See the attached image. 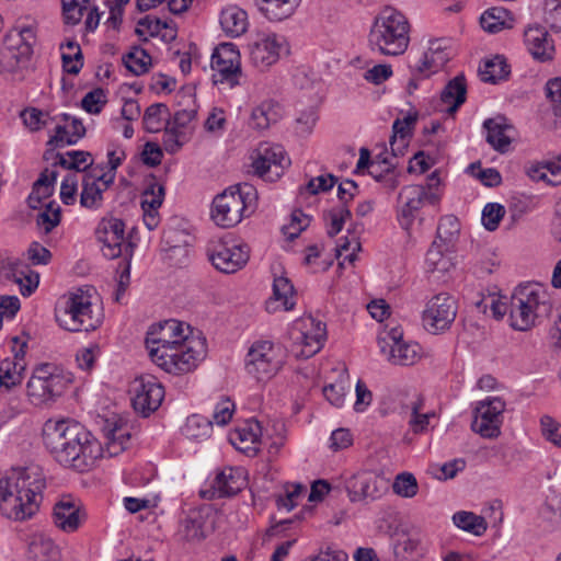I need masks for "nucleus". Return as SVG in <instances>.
Instances as JSON below:
<instances>
[{
    "label": "nucleus",
    "instance_id": "f257e3e1",
    "mask_svg": "<svg viewBox=\"0 0 561 561\" xmlns=\"http://www.w3.org/2000/svg\"><path fill=\"white\" fill-rule=\"evenodd\" d=\"M43 440L55 461L78 472L92 469L103 455V447L92 433L70 419L46 421Z\"/></svg>",
    "mask_w": 561,
    "mask_h": 561
},
{
    "label": "nucleus",
    "instance_id": "f03ea898",
    "mask_svg": "<svg viewBox=\"0 0 561 561\" xmlns=\"http://www.w3.org/2000/svg\"><path fill=\"white\" fill-rule=\"evenodd\" d=\"M46 479L38 467L13 471L11 476L0 479V501L4 514L15 520L32 518L43 501Z\"/></svg>",
    "mask_w": 561,
    "mask_h": 561
},
{
    "label": "nucleus",
    "instance_id": "7ed1b4c3",
    "mask_svg": "<svg viewBox=\"0 0 561 561\" xmlns=\"http://www.w3.org/2000/svg\"><path fill=\"white\" fill-rule=\"evenodd\" d=\"M552 312L550 295L539 283L519 285L510 301V324L514 330L527 331Z\"/></svg>",
    "mask_w": 561,
    "mask_h": 561
},
{
    "label": "nucleus",
    "instance_id": "20e7f679",
    "mask_svg": "<svg viewBox=\"0 0 561 561\" xmlns=\"http://www.w3.org/2000/svg\"><path fill=\"white\" fill-rule=\"evenodd\" d=\"M409 34L407 16L392 7H385L374 19L368 43L373 50L381 55L399 56L408 49Z\"/></svg>",
    "mask_w": 561,
    "mask_h": 561
},
{
    "label": "nucleus",
    "instance_id": "39448f33",
    "mask_svg": "<svg viewBox=\"0 0 561 561\" xmlns=\"http://www.w3.org/2000/svg\"><path fill=\"white\" fill-rule=\"evenodd\" d=\"M181 342L173 346L151 348V360L169 374L183 375L193 371L206 356V339L198 333Z\"/></svg>",
    "mask_w": 561,
    "mask_h": 561
},
{
    "label": "nucleus",
    "instance_id": "423d86ee",
    "mask_svg": "<svg viewBox=\"0 0 561 561\" xmlns=\"http://www.w3.org/2000/svg\"><path fill=\"white\" fill-rule=\"evenodd\" d=\"M257 193L249 183H241L225 190L213 202L211 218L224 228L238 225L255 208Z\"/></svg>",
    "mask_w": 561,
    "mask_h": 561
},
{
    "label": "nucleus",
    "instance_id": "0eeeda50",
    "mask_svg": "<svg viewBox=\"0 0 561 561\" xmlns=\"http://www.w3.org/2000/svg\"><path fill=\"white\" fill-rule=\"evenodd\" d=\"M73 382V375L51 363L36 366L27 381V397L34 405L51 404Z\"/></svg>",
    "mask_w": 561,
    "mask_h": 561
},
{
    "label": "nucleus",
    "instance_id": "6e6552de",
    "mask_svg": "<svg viewBox=\"0 0 561 561\" xmlns=\"http://www.w3.org/2000/svg\"><path fill=\"white\" fill-rule=\"evenodd\" d=\"M37 23L32 19L19 20L8 32L1 50L2 67L8 71L23 68L33 55Z\"/></svg>",
    "mask_w": 561,
    "mask_h": 561
},
{
    "label": "nucleus",
    "instance_id": "1a4fd4ad",
    "mask_svg": "<svg viewBox=\"0 0 561 561\" xmlns=\"http://www.w3.org/2000/svg\"><path fill=\"white\" fill-rule=\"evenodd\" d=\"M56 320L67 331L89 332L101 325L102 313L93 309L88 291L77 289L67 297L65 308L56 313Z\"/></svg>",
    "mask_w": 561,
    "mask_h": 561
},
{
    "label": "nucleus",
    "instance_id": "9d476101",
    "mask_svg": "<svg viewBox=\"0 0 561 561\" xmlns=\"http://www.w3.org/2000/svg\"><path fill=\"white\" fill-rule=\"evenodd\" d=\"M283 364L280 347L270 341L253 343L245 356V369L257 381H265L274 377Z\"/></svg>",
    "mask_w": 561,
    "mask_h": 561
},
{
    "label": "nucleus",
    "instance_id": "9b49d317",
    "mask_svg": "<svg viewBox=\"0 0 561 561\" xmlns=\"http://www.w3.org/2000/svg\"><path fill=\"white\" fill-rule=\"evenodd\" d=\"M254 173L265 181H276L285 169L290 165V159L280 145L261 142L252 152Z\"/></svg>",
    "mask_w": 561,
    "mask_h": 561
},
{
    "label": "nucleus",
    "instance_id": "f8f14e48",
    "mask_svg": "<svg viewBox=\"0 0 561 561\" xmlns=\"http://www.w3.org/2000/svg\"><path fill=\"white\" fill-rule=\"evenodd\" d=\"M248 47L250 61L260 71L275 65L288 48L283 35L267 31L257 32Z\"/></svg>",
    "mask_w": 561,
    "mask_h": 561
},
{
    "label": "nucleus",
    "instance_id": "ddd939ff",
    "mask_svg": "<svg viewBox=\"0 0 561 561\" xmlns=\"http://www.w3.org/2000/svg\"><path fill=\"white\" fill-rule=\"evenodd\" d=\"M211 69L215 83H227L230 88L240 84L242 77L241 56L232 43L219 44L211 55Z\"/></svg>",
    "mask_w": 561,
    "mask_h": 561
},
{
    "label": "nucleus",
    "instance_id": "4468645a",
    "mask_svg": "<svg viewBox=\"0 0 561 561\" xmlns=\"http://www.w3.org/2000/svg\"><path fill=\"white\" fill-rule=\"evenodd\" d=\"M457 302L447 293L433 296L425 306L422 322L425 330L432 334L448 330L457 316Z\"/></svg>",
    "mask_w": 561,
    "mask_h": 561
},
{
    "label": "nucleus",
    "instance_id": "2eb2a0df",
    "mask_svg": "<svg viewBox=\"0 0 561 561\" xmlns=\"http://www.w3.org/2000/svg\"><path fill=\"white\" fill-rule=\"evenodd\" d=\"M439 195L424 185H407L399 193L398 220L404 229H409L425 204L435 205Z\"/></svg>",
    "mask_w": 561,
    "mask_h": 561
},
{
    "label": "nucleus",
    "instance_id": "dca6fc26",
    "mask_svg": "<svg viewBox=\"0 0 561 561\" xmlns=\"http://www.w3.org/2000/svg\"><path fill=\"white\" fill-rule=\"evenodd\" d=\"M504 410L505 402L500 397H488L479 401L471 423L472 431L484 438L497 437L501 434V416Z\"/></svg>",
    "mask_w": 561,
    "mask_h": 561
},
{
    "label": "nucleus",
    "instance_id": "f3484780",
    "mask_svg": "<svg viewBox=\"0 0 561 561\" xmlns=\"http://www.w3.org/2000/svg\"><path fill=\"white\" fill-rule=\"evenodd\" d=\"M133 391V407L144 416H148L151 412H154L161 405L164 398L163 386L151 375L136 378Z\"/></svg>",
    "mask_w": 561,
    "mask_h": 561
},
{
    "label": "nucleus",
    "instance_id": "a211bd4d",
    "mask_svg": "<svg viewBox=\"0 0 561 561\" xmlns=\"http://www.w3.org/2000/svg\"><path fill=\"white\" fill-rule=\"evenodd\" d=\"M273 275V294L265 302L267 312L288 311L295 306V288L290 279L286 276L282 263L274 262L271 265Z\"/></svg>",
    "mask_w": 561,
    "mask_h": 561
},
{
    "label": "nucleus",
    "instance_id": "6ab92c4d",
    "mask_svg": "<svg viewBox=\"0 0 561 561\" xmlns=\"http://www.w3.org/2000/svg\"><path fill=\"white\" fill-rule=\"evenodd\" d=\"M192 329L175 319L165 320L157 325L151 327L147 333L146 346L150 353L151 348H161V346H173L181 344L184 340L191 339Z\"/></svg>",
    "mask_w": 561,
    "mask_h": 561
},
{
    "label": "nucleus",
    "instance_id": "aec40b11",
    "mask_svg": "<svg viewBox=\"0 0 561 561\" xmlns=\"http://www.w3.org/2000/svg\"><path fill=\"white\" fill-rule=\"evenodd\" d=\"M0 277L12 280L20 287L24 297L31 296L39 284V275L34 272L30 264L21 259L7 257L0 260Z\"/></svg>",
    "mask_w": 561,
    "mask_h": 561
},
{
    "label": "nucleus",
    "instance_id": "412c9836",
    "mask_svg": "<svg viewBox=\"0 0 561 561\" xmlns=\"http://www.w3.org/2000/svg\"><path fill=\"white\" fill-rule=\"evenodd\" d=\"M451 50L445 39H432L427 49L419 57L410 68L414 75L427 78L439 71L450 59Z\"/></svg>",
    "mask_w": 561,
    "mask_h": 561
},
{
    "label": "nucleus",
    "instance_id": "4be33fe9",
    "mask_svg": "<svg viewBox=\"0 0 561 561\" xmlns=\"http://www.w3.org/2000/svg\"><path fill=\"white\" fill-rule=\"evenodd\" d=\"M114 182L113 172H104L103 168L96 165L88 171L82 178V192L80 203L85 208H99L105 192Z\"/></svg>",
    "mask_w": 561,
    "mask_h": 561
},
{
    "label": "nucleus",
    "instance_id": "5701e85b",
    "mask_svg": "<svg viewBox=\"0 0 561 561\" xmlns=\"http://www.w3.org/2000/svg\"><path fill=\"white\" fill-rule=\"evenodd\" d=\"M206 255L216 270L233 274L247 265L250 251L249 248H208Z\"/></svg>",
    "mask_w": 561,
    "mask_h": 561
},
{
    "label": "nucleus",
    "instance_id": "b1692460",
    "mask_svg": "<svg viewBox=\"0 0 561 561\" xmlns=\"http://www.w3.org/2000/svg\"><path fill=\"white\" fill-rule=\"evenodd\" d=\"M524 43L534 59L541 62L553 59L554 44L545 27H527L524 32Z\"/></svg>",
    "mask_w": 561,
    "mask_h": 561
},
{
    "label": "nucleus",
    "instance_id": "393cba45",
    "mask_svg": "<svg viewBox=\"0 0 561 561\" xmlns=\"http://www.w3.org/2000/svg\"><path fill=\"white\" fill-rule=\"evenodd\" d=\"M84 517V512L71 497H62L53 510L54 524L65 533L76 531Z\"/></svg>",
    "mask_w": 561,
    "mask_h": 561
},
{
    "label": "nucleus",
    "instance_id": "a878e982",
    "mask_svg": "<svg viewBox=\"0 0 561 561\" xmlns=\"http://www.w3.org/2000/svg\"><path fill=\"white\" fill-rule=\"evenodd\" d=\"M417 111H410L403 118H397L392 124L390 149L393 157L403 156L409 146L416 122Z\"/></svg>",
    "mask_w": 561,
    "mask_h": 561
},
{
    "label": "nucleus",
    "instance_id": "bb28decb",
    "mask_svg": "<svg viewBox=\"0 0 561 561\" xmlns=\"http://www.w3.org/2000/svg\"><path fill=\"white\" fill-rule=\"evenodd\" d=\"M382 353H387V359L393 365L411 366L421 358V346L415 342H397L390 344L386 337L379 340Z\"/></svg>",
    "mask_w": 561,
    "mask_h": 561
},
{
    "label": "nucleus",
    "instance_id": "cd10ccee",
    "mask_svg": "<svg viewBox=\"0 0 561 561\" xmlns=\"http://www.w3.org/2000/svg\"><path fill=\"white\" fill-rule=\"evenodd\" d=\"M60 117L65 124H58L55 127V134L48 139L47 146L64 147L66 145H73L85 135V128L80 119L68 114H62Z\"/></svg>",
    "mask_w": 561,
    "mask_h": 561
},
{
    "label": "nucleus",
    "instance_id": "c85d7f7f",
    "mask_svg": "<svg viewBox=\"0 0 561 561\" xmlns=\"http://www.w3.org/2000/svg\"><path fill=\"white\" fill-rule=\"evenodd\" d=\"M282 107L273 100H264L251 111L248 125L251 129L263 131L282 118Z\"/></svg>",
    "mask_w": 561,
    "mask_h": 561
},
{
    "label": "nucleus",
    "instance_id": "c756f323",
    "mask_svg": "<svg viewBox=\"0 0 561 561\" xmlns=\"http://www.w3.org/2000/svg\"><path fill=\"white\" fill-rule=\"evenodd\" d=\"M311 324V332H300V343L297 344V347H300L299 351H296V357L299 358H310L316 355L323 346V343L327 337L325 324L321 321H316L313 318L308 319Z\"/></svg>",
    "mask_w": 561,
    "mask_h": 561
},
{
    "label": "nucleus",
    "instance_id": "7c9ffc66",
    "mask_svg": "<svg viewBox=\"0 0 561 561\" xmlns=\"http://www.w3.org/2000/svg\"><path fill=\"white\" fill-rule=\"evenodd\" d=\"M106 451L110 456H116L127 448L130 432L122 420H106L103 426Z\"/></svg>",
    "mask_w": 561,
    "mask_h": 561
},
{
    "label": "nucleus",
    "instance_id": "2f4dec72",
    "mask_svg": "<svg viewBox=\"0 0 561 561\" xmlns=\"http://www.w3.org/2000/svg\"><path fill=\"white\" fill-rule=\"evenodd\" d=\"M483 126L486 129V141L491 147L502 153L506 152L512 142L513 130V127L506 123V118L503 116L489 118Z\"/></svg>",
    "mask_w": 561,
    "mask_h": 561
},
{
    "label": "nucleus",
    "instance_id": "473e14b6",
    "mask_svg": "<svg viewBox=\"0 0 561 561\" xmlns=\"http://www.w3.org/2000/svg\"><path fill=\"white\" fill-rule=\"evenodd\" d=\"M301 0H255L260 12L272 22H280L290 18Z\"/></svg>",
    "mask_w": 561,
    "mask_h": 561
},
{
    "label": "nucleus",
    "instance_id": "72a5a7b5",
    "mask_svg": "<svg viewBox=\"0 0 561 561\" xmlns=\"http://www.w3.org/2000/svg\"><path fill=\"white\" fill-rule=\"evenodd\" d=\"M220 25L228 36L239 37L249 27L248 13L237 5H229L220 13Z\"/></svg>",
    "mask_w": 561,
    "mask_h": 561
},
{
    "label": "nucleus",
    "instance_id": "f704fd0d",
    "mask_svg": "<svg viewBox=\"0 0 561 561\" xmlns=\"http://www.w3.org/2000/svg\"><path fill=\"white\" fill-rule=\"evenodd\" d=\"M378 478L370 473H360L353 476L346 482V488L352 501L378 496Z\"/></svg>",
    "mask_w": 561,
    "mask_h": 561
},
{
    "label": "nucleus",
    "instance_id": "c9c22d12",
    "mask_svg": "<svg viewBox=\"0 0 561 561\" xmlns=\"http://www.w3.org/2000/svg\"><path fill=\"white\" fill-rule=\"evenodd\" d=\"M351 248H308L305 264L311 266L313 272L327 271L335 260H340L344 252Z\"/></svg>",
    "mask_w": 561,
    "mask_h": 561
},
{
    "label": "nucleus",
    "instance_id": "e433bc0d",
    "mask_svg": "<svg viewBox=\"0 0 561 561\" xmlns=\"http://www.w3.org/2000/svg\"><path fill=\"white\" fill-rule=\"evenodd\" d=\"M57 178L58 172L55 169L46 168L39 174V178L33 184L27 199L31 208H38L43 199H47L53 195Z\"/></svg>",
    "mask_w": 561,
    "mask_h": 561
},
{
    "label": "nucleus",
    "instance_id": "4c0bfd02",
    "mask_svg": "<svg viewBox=\"0 0 561 561\" xmlns=\"http://www.w3.org/2000/svg\"><path fill=\"white\" fill-rule=\"evenodd\" d=\"M60 165L65 170L75 171L73 173L84 174L94 169L93 159L90 152L82 150H71L66 153H57L54 167Z\"/></svg>",
    "mask_w": 561,
    "mask_h": 561
},
{
    "label": "nucleus",
    "instance_id": "58836bf2",
    "mask_svg": "<svg viewBox=\"0 0 561 561\" xmlns=\"http://www.w3.org/2000/svg\"><path fill=\"white\" fill-rule=\"evenodd\" d=\"M125 224L118 218L102 219L95 230L96 240L103 245H122Z\"/></svg>",
    "mask_w": 561,
    "mask_h": 561
},
{
    "label": "nucleus",
    "instance_id": "ea45409f",
    "mask_svg": "<svg viewBox=\"0 0 561 561\" xmlns=\"http://www.w3.org/2000/svg\"><path fill=\"white\" fill-rule=\"evenodd\" d=\"M454 248H430L425 262L431 273L445 274L455 266Z\"/></svg>",
    "mask_w": 561,
    "mask_h": 561
},
{
    "label": "nucleus",
    "instance_id": "a19ab883",
    "mask_svg": "<svg viewBox=\"0 0 561 561\" xmlns=\"http://www.w3.org/2000/svg\"><path fill=\"white\" fill-rule=\"evenodd\" d=\"M467 94L466 79L462 75L455 77L450 80L440 94L443 103L448 105L449 113L456 112L459 106L465 103Z\"/></svg>",
    "mask_w": 561,
    "mask_h": 561
},
{
    "label": "nucleus",
    "instance_id": "79ce46f5",
    "mask_svg": "<svg viewBox=\"0 0 561 561\" xmlns=\"http://www.w3.org/2000/svg\"><path fill=\"white\" fill-rule=\"evenodd\" d=\"M244 480L239 470L228 468L221 471L214 480V489L218 492L219 497L236 495L242 490Z\"/></svg>",
    "mask_w": 561,
    "mask_h": 561
},
{
    "label": "nucleus",
    "instance_id": "37998d69",
    "mask_svg": "<svg viewBox=\"0 0 561 561\" xmlns=\"http://www.w3.org/2000/svg\"><path fill=\"white\" fill-rule=\"evenodd\" d=\"M28 558L32 561H59L60 553L50 538L36 536L28 546Z\"/></svg>",
    "mask_w": 561,
    "mask_h": 561
},
{
    "label": "nucleus",
    "instance_id": "c03bdc74",
    "mask_svg": "<svg viewBox=\"0 0 561 561\" xmlns=\"http://www.w3.org/2000/svg\"><path fill=\"white\" fill-rule=\"evenodd\" d=\"M513 19L510 12L501 7L488 9L480 18L481 27L489 33H497L512 27Z\"/></svg>",
    "mask_w": 561,
    "mask_h": 561
},
{
    "label": "nucleus",
    "instance_id": "a18cd8bd",
    "mask_svg": "<svg viewBox=\"0 0 561 561\" xmlns=\"http://www.w3.org/2000/svg\"><path fill=\"white\" fill-rule=\"evenodd\" d=\"M436 240L440 242V245L465 242L457 217L447 215L440 218L436 230Z\"/></svg>",
    "mask_w": 561,
    "mask_h": 561
},
{
    "label": "nucleus",
    "instance_id": "49530a36",
    "mask_svg": "<svg viewBox=\"0 0 561 561\" xmlns=\"http://www.w3.org/2000/svg\"><path fill=\"white\" fill-rule=\"evenodd\" d=\"M453 522L459 529L474 536H482L488 528V524L482 516L467 511H459L455 513Z\"/></svg>",
    "mask_w": 561,
    "mask_h": 561
},
{
    "label": "nucleus",
    "instance_id": "de8ad7c7",
    "mask_svg": "<svg viewBox=\"0 0 561 561\" xmlns=\"http://www.w3.org/2000/svg\"><path fill=\"white\" fill-rule=\"evenodd\" d=\"M481 80L484 82L496 83L505 79L510 73V68L505 59L501 56L486 60L479 69Z\"/></svg>",
    "mask_w": 561,
    "mask_h": 561
},
{
    "label": "nucleus",
    "instance_id": "09e8293b",
    "mask_svg": "<svg viewBox=\"0 0 561 561\" xmlns=\"http://www.w3.org/2000/svg\"><path fill=\"white\" fill-rule=\"evenodd\" d=\"M213 432V422L198 414L187 417L184 426L186 437L191 439H204L210 436Z\"/></svg>",
    "mask_w": 561,
    "mask_h": 561
},
{
    "label": "nucleus",
    "instance_id": "8fccbe9b",
    "mask_svg": "<svg viewBox=\"0 0 561 561\" xmlns=\"http://www.w3.org/2000/svg\"><path fill=\"white\" fill-rule=\"evenodd\" d=\"M164 187L152 176L141 195V208L153 211L159 209L164 199Z\"/></svg>",
    "mask_w": 561,
    "mask_h": 561
},
{
    "label": "nucleus",
    "instance_id": "3c124183",
    "mask_svg": "<svg viewBox=\"0 0 561 561\" xmlns=\"http://www.w3.org/2000/svg\"><path fill=\"white\" fill-rule=\"evenodd\" d=\"M169 115L168 106L163 103H154L148 106L145 111L142 123L144 127L149 133H157L161 129L164 116Z\"/></svg>",
    "mask_w": 561,
    "mask_h": 561
},
{
    "label": "nucleus",
    "instance_id": "603ef678",
    "mask_svg": "<svg viewBox=\"0 0 561 561\" xmlns=\"http://www.w3.org/2000/svg\"><path fill=\"white\" fill-rule=\"evenodd\" d=\"M123 61L129 71L140 76L149 70L151 57L145 49L135 47L123 58Z\"/></svg>",
    "mask_w": 561,
    "mask_h": 561
},
{
    "label": "nucleus",
    "instance_id": "864d4df0",
    "mask_svg": "<svg viewBox=\"0 0 561 561\" xmlns=\"http://www.w3.org/2000/svg\"><path fill=\"white\" fill-rule=\"evenodd\" d=\"M203 517L199 513L187 515L181 523V535L187 541H199L204 538Z\"/></svg>",
    "mask_w": 561,
    "mask_h": 561
},
{
    "label": "nucleus",
    "instance_id": "5fc2aeb1",
    "mask_svg": "<svg viewBox=\"0 0 561 561\" xmlns=\"http://www.w3.org/2000/svg\"><path fill=\"white\" fill-rule=\"evenodd\" d=\"M310 217L300 209L294 210L290 216V222L282 228L285 240L288 242L294 241L310 225Z\"/></svg>",
    "mask_w": 561,
    "mask_h": 561
},
{
    "label": "nucleus",
    "instance_id": "6e6d98bb",
    "mask_svg": "<svg viewBox=\"0 0 561 561\" xmlns=\"http://www.w3.org/2000/svg\"><path fill=\"white\" fill-rule=\"evenodd\" d=\"M351 217V211L346 206H336L324 214V220L327 224V232L333 237L337 234L347 218Z\"/></svg>",
    "mask_w": 561,
    "mask_h": 561
},
{
    "label": "nucleus",
    "instance_id": "4d7b16f0",
    "mask_svg": "<svg viewBox=\"0 0 561 561\" xmlns=\"http://www.w3.org/2000/svg\"><path fill=\"white\" fill-rule=\"evenodd\" d=\"M66 47L69 53H62V68L67 73L78 75L83 66L80 46L75 42H68Z\"/></svg>",
    "mask_w": 561,
    "mask_h": 561
},
{
    "label": "nucleus",
    "instance_id": "13d9d810",
    "mask_svg": "<svg viewBox=\"0 0 561 561\" xmlns=\"http://www.w3.org/2000/svg\"><path fill=\"white\" fill-rule=\"evenodd\" d=\"M24 125L31 131H37L49 124V121L55 118L50 117L48 113H45L36 107H27L20 114Z\"/></svg>",
    "mask_w": 561,
    "mask_h": 561
},
{
    "label": "nucleus",
    "instance_id": "bf43d9fd",
    "mask_svg": "<svg viewBox=\"0 0 561 561\" xmlns=\"http://www.w3.org/2000/svg\"><path fill=\"white\" fill-rule=\"evenodd\" d=\"M393 492L402 497L416 495L419 485L415 477L410 472L399 473L392 484Z\"/></svg>",
    "mask_w": 561,
    "mask_h": 561
},
{
    "label": "nucleus",
    "instance_id": "052dcab7",
    "mask_svg": "<svg viewBox=\"0 0 561 561\" xmlns=\"http://www.w3.org/2000/svg\"><path fill=\"white\" fill-rule=\"evenodd\" d=\"M195 117V110H181L174 114L172 121L168 122V125L180 133H185V137L190 139L193 134Z\"/></svg>",
    "mask_w": 561,
    "mask_h": 561
},
{
    "label": "nucleus",
    "instance_id": "680f3d73",
    "mask_svg": "<svg viewBox=\"0 0 561 561\" xmlns=\"http://www.w3.org/2000/svg\"><path fill=\"white\" fill-rule=\"evenodd\" d=\"M305 486L300 483H290L285 486V493L276 496V505L278 508H285L287 512L295 508L298 499L305 491Z\"/></svg>",
    "mask_w": 561,
    "mask_h": 561
},
{
    "label": "nucleus",
    "instance_id": "e2e57ef3",
    "mask_svg": "<svg viewBox=\"0 0 561 561\" xmlns=\"http://www.w3.org/2000/svg\"><path fill=\"white\" fill-rule=\"evenodd\" d=\"M468 171L472 176L479 179L483 185L489 187L497 186L502 182V176L496 169H481L480 162L471 163Z\"/></svg>",
    "mask_w": 561,
    "mask_h": 561
},
{
    "label": "nucleus",
    "instance_id": "0e129e2a",
    "mask_svg": "<svg viewBox=\"0 0 561 561\" xmlns=\"http://www.w3.org/2000/svg\"><path fill=\"white\" fill-rule=\"evenodd\" d=\"M423 409V400L417 398L411 403V419L409 424L414 433H421L426 430L430 417L434 416L433 412L421 413Z\"/></svg>",
    "mask_w": 561,
    "mask_h": 561
},
{
    "label": "nucleus",
    "instance_id": "69168bd1",
    "mask_svg": "<svg viewBox=\"0 0 561 561\" xmlns=\"http://www.w3.org/2000/svg\"><path fill=\"white\" fill-rule=\"evenodd\" d=\"M88 7L89 0H62L64 18L66 23H79L83 16V12L88 10Z\"/></svg>",
    "mask_w": 561,
    "mask_h": 561
},
{
    "label": "nucleus",
    "instance_id": "338daca9",
    "mask_svg": "<svg viewBox=\"0 0 561 561\" xmlns=\"http://www.w3.org/2000/svg\"><path fill=\"white\" fill-rule=\"evenodd\" d=\"M545 90L554 116L561 117V77L549 79Z\"/></svg>",
    "mask_w": 561,
    "mask_h": 561
},
{
    "label": "nucleus",
    "instance_id": "774afa93",
    "mask_svg": "<svg viewBox=\"0 0 561 561\" xmlns=\"http://www.w3.org/2000/svg\"><path fill=\"white\" fill-rule=\"evenodd\" d=\"M540 425L543 437L561 448V423L549 415H543L540 420Z\"/></svg>",
    "mask_w": 561,
    "mask_h": 561
}]
</instances>
